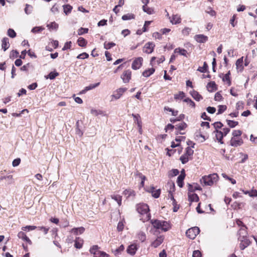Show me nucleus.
<instances>
[{
  "instance_id": "nucleus-41",
  "label": "nucleus",
  "mask_w": 257,
  "mask_h": 257,
  "mask_svg": "<svg viewBox=\"0 0 257 257\" xmlns=\"http://www.w3.org/2000/svg\"><path fill=\"white\" fill-rule=\"evenodd\" d=\"M230 75V72L229 71L227 73H226L222 78V80L223 81H226L228 85L231 84V81L230 80L229 75Z\"/></svg>"
},
{
  "instance_id": "nucleus-3",
  "label": "nucleus",
  "mask_w": 257,
  "mask_h": 257,
  "mask_svg": "<svg viewBox=\"0 0 257 257\" xmlns=\"http://www.w3.org/2000/svg\"><path fill=\"white\" fill-rule=\"evenodd\" d=\"M199 232V228L197 226H195L188 229L186 232V235L190 239H193Z\"/></svg>"
},
{
  "instance_id": "nucleus-4",
  "label": "nucleus",
  "mask_w": 257,
  "mask_h": 257,
  "mask_svg": "<svg viewBox=\"0 0 257 257\" xmlns=\"http://www.w3.org/2000/svg\"><path fill=\"white\" fill-rule=\"evenodd\" d=\"M136 209L138 212L141 214H147L150 211L149 206L145 203L137 204Z\"/></svg>"
},
{
  "instance_id": "nucleus-26",
  "label": "nucleus",
  "mask_w": 257,
  "mask_h": 257,
  "mask_svg": "<svg viewBox=\"0 0 257 257\" xmlns=\"http://www.w3.org/2000/svg\"><path fill=\"white\" fill-rule=\"evenodd\" d=\"M89 251L91 254H94V257H97V253L100 250H99V247L98 245H95L90 248Z\"/></svg>"
},
{
  "instance_id": "nucleus-17",
  "label": "nucleus",
  "mask_w": 257,
  "mask_h": 257,
  "mask_svg": "<svg viewBox=\"0 0 257 257\" xmlns=\"http://www.w3.org/2000/svg\"><path fill=\"white\" fill-rule=\"evenodd\" d=\"M46 27L50 31L53 30L56 31L59 28V25L55 22H53L47 24Z\"/></svg>"
},
{
  "instance_id": "nucleus-19",
  "label": "nucleus",
  "mask_w": 257,
  "mask_h": 257,
  "mask_svg": "<svg viewBox=\"0 0 257 257\" xmlns=\"http://www.w3.org/2000/svg\"><path fill=\"white\" fill-rule=\"evenodd\" d=\"M188 200L191 202H198L199 200V197L196 193L191 194L190 192H188Z\"/></svg>"
},
{
  "instance_id": "nucleus-28",
  "label": "nucleus",
  "mask_w": 257,
  "mask_h": 257,
  "mask_svg": "<svg viewBox=\"0 0 257 257\" xmlns=\"http://www.w3.org/2000/svg\"><path fill=\"white\" fill-rule=\"evenodd\" d=\"M174 52L175 53H178L181 55L187 57V51L184 49L178 48L174 50Z\"/></svg>"
},
{
  "instance_id": "nucleus-54",
  "label": "nucleus",
  "mask_w": 257,
  "mask_h": 257,
  "mask_svg": "<svg viewBox=\"0 0 257 257\" xmlns=\"http://www.w3.org/2000/svg\"><path fill=\"white\" fill-rule=\"evenodd\" d=\"M44 29V28L42 27H35L32 29L31 32L34 33H39L43 31Z\"/></svg>"
},
{
  "instance_id": "nucleus-61",
  "label": "nucleus",
  "mask_w": 257,
  "mask_h": 257,
  "mask_svg": "<svg viewBox=\"0 0 257 257\" xmlns=\"http://www.w3.org/2000/svg\"><path fill=\"white\" fill-rule=\"evenodd\" d=\"M222 96L219 92H217L215 94L214 99L215 101H220L222 99Z\"/></svg>"
},
{
  "instance_id": "nucleus-27",
  "label": "nucleus",
  "mask_w": 257,
  "mask_h": 257,
  "mask_svg": "<svg viewBox=\"0 0 257 257\" xmlns=\"http://www.w3.org/2000/svg\"><path fill=\"white\" fill-rule=\"evenodd\" d=\"M59 75V73L56 71L51 72L49 73V74L45 76L46 79H50L51 80L54 79L57 76H58Z\"/></svg>"
},
{
  "instance_id": "nucleus-62",
  "label": "nucleus",
  "mask_w": 257,
  "mask_h": 257,
  "mask_svg": "<svg viewBox=\"0 0 257 257\" xmlns=\"http://www.w3.org/2000/svg\"><path fill=\"white\" fill-rule=\"evenodd\" d=\"M124 228V225L122 221H119L117 226V229L118 231H121Z\"/></svg>"
},
{
  "instance_id": "nucleus-60",
  "label": "nucleus",
  "mask_w": 257,
  "mask_h": 257,
  "mask_svg": "<svg viewBox=\"0 0 257 257\" xmlns=\"http://www.w3.org/2000/svg\"><path fill=\"white\" fill-rule=\"evenodd\" d=\"M20 163H21V159H20V158H17V159H14L13 160V161L12 162V165L14 167H17L18 165H19Z\"/></svg>"
},
{
  "instance_id": "nucleus-40",
  "label": "nucleus",
  "mask_w": 257,
  "mask_h": 257,
  "mask_svg": "<svg viewBox=\"0 0 257 257\" xmlns=\"http://www.w3.org/2000/svg\"><path fill=\"white\" fill-rule=\"evenodd\" d=\"M103 45H104V48L107 50V49H110L113 46H115V44L112 42H108V43L105 42L104 43Z\"/></svg>"
},
{
  "instance_id": "nucleus-55",
  "label": "nucleus",
  "mask_w": 257,
  "mask_h": 257,
  "mask_svg": "<svg viewBox=\"0 0 257 257\" xmlns=\"http://www.w3.org/2000/svg\"><path fill=\"white\" fill-rule=\"evenodd\" d=\"M242 134V132L240 130H234L232 133V135L233 136L232 137L236 138L238 137H240Z\"/></svg>"
},
{
  "instance_id": "nucleus-45",
  "label": "nucleus",
  "mask_w": 257,
  "mask_h": 257,
  "mask_svg": "<svg viewBox=\"0 0 257 257\" xmlns=\"http://www.w3.org/2000/svg\"><path fill=\"white\" fill-rule=\"evenodd\" d=\"M226 121L227 122V124L231 128L234 127L238 124V121H235L234 120L227 119Z\"/></svg>"
},
{
  "instance_id": "nucleus-30",
  "label": "nucleus",
  "mask_w": 257,
  "mask_h": 257,
  "mask_svg": "<svg viewBox=\"0 0 257 257\" xmlns=\"http://www.w3.org/2000/svg\"><path fill=\"white\" fill-rule=\"evenodd\" d=\"M111 197L112 199L117 202L119 206L121 205L122 197L120 195L113 194L111 195Z\"/></svg>"
},
{
  "instance_id": "nucleus-23",
  "label": "nucleus",
  "mask_w": 257,
  "mask_h": 257,
  "mask_svg": "<svg viewBox=\"0 0 257 257\" xmlns=\"http://www.w3.org/2000/svg\"><path fill=\"white\" fill-rule=\"evenodd\" d=\"M85 228L83 227L72 228L70 232L75 235L81 234L84 232Z\"/></svg>"
},
{
  "instance_id": "nucleus-11",
  "label": "nucleus",
  "mask_w": 257,
  "mask_h": 257,
  "mask_svg": "<svg viewBox=\"0 0 257 257\" xmlns=\"http://www.w3.org/2000/svg\"><path fill=\"white\" fill-rule=\"evenodd\" d=\"M126 90L127 88H119L114 91L111 96L114 97L115 99H118Z\"/></svg>"
},
{
  "instance_id": "nucleus-58",
  "label": "nucleus",
  "mask_w": 257,
  "mask_h": 257,
  "mask_svg": "<svg viewBox=\"0 0 257 257\" xmlns=\"http://www.w3.org/2000/svg\"><path fill=\"white\" fill-rule=\"evenodd\" d=\"M213 125L215 128V130H218V128H221L223 126V124L220 121L215 122L213 124Z\"/></svg>"
},
{
  "instance_id": "nucleus-14",
  "label": "nucleus",
  "mask_w": 257,
  "mask_h": 257,
  "mask_svg": "<svg viewBox=\"0 0 257 257\" xmlns=\"http://www.w3.org/2000/svg\"><path fill=\"white\" fill-rule=\"evenodd\" d=\"M194 38L195 40L200 43L206 42L208 40V37L204 35H196L195 36Z\"/></svg>"
},
{
  "instance_id": "nucleus-50",
  "label": "nucleus",
  "mask_w": 257,
  "mask_h": 257,
  "mask_svg": "<svg viewBox=\"0 0 257 257\" xmlns=\"http://www.w3.org/2000/svg\"><path fill=\"white\" fill-rule=\"evenodd\" d=\"M134 18L135 17H134V15L127 14L123 15L122 16L121 18L123 21H126V20H131V19H134Z\"/></svg>"
},
{
  "instance_id": "nucleus-44",
  "label": "nucleus",
  "mask_w": 257,
  "mask_h": 257,
  "mask_svg": "<svg viewBox=\"0 0 257 257\" xmlns=\"http://www.w3.org/2000/svg\"><path fill=\"white\" fill-rule=\"evenodd\" d=\"M183 101H184V102L187 103L190 106L195 108V103L190 98H186L184 99Z\"/></svg>"
},
{
  "instance_id": "nucleus-2",
  "label": "nucleus",
  "mask_w": 257,
  "mask_h": 257,
  "mask_svg": "<svg viewBox=\"0 0 257 257\" xmlns=\"http://www.w3.org/2000/svg\"><path fill=\"white\" fill-rule=\"evenodd\" d=\"M218 175L217 174H210L207 176L202 177L201 182L205 185L212 186L214 182L217 180Z\"/></svg>"
},
{
  "instance_id": "nucleus-35",
  "label": "nucleus",
  "mask_w": 257,
  "mask_h": 257,
  "mask_svg": "<svg viewBox=\"0 0 257 257\" xmlns=\"http://www.w3.org/2000/svg\"><path fill=\"white\" fill-rule=\"evenodd\" d=\"M124 249V246L123 245L121 244L119 247L116 248L113 251L114 255L115 256H117L121 253L122 251H123Z\"/></svg>"
},
{
  "instance_id": "nucleus-63",
  "label": "nucleus",
  "mask_w": 257,
  "mask_h": 257,
  "mask_svg": "<svg viewBox=\"0 0 257 257\" xmlns=\"http://www.w3.org/2000/svg\"><path fill=\"white\" fill-rule=\"evenodd\" d=\"M97 257H109V255L104 251H100L97 253Z\"/></svg>"
},
{
  "instance_id": "nucleus-38",
  "label": "nucleus",
  "mask_w": 257,
  "mask_h": 257,
  "mask_svg": "<svg viewBox=\"0 0 257 257\" xmlns=\"http://www.w3.org/2000/svg\"><path fill=\"white\" fill-rule=\"evenodd\" d=\"M185 96V94L183 91H179L178 94H174V99L176 100L182 99Z\"/></svg>"
},
{
  "instance_id": "nucleus-7",
  "label": "nucleus",
  "mask_w": 257,
  "mask_h": 257,
  "mask_svg": "<svg viewBox=\"0 0 257 257\" xmlns=\"http://www.w3.org/2000/svg\"><path fill=\"white\" fill-rule=\"evenodd\" d=\"M186 174L184 169L181 171V174L178 176L177 180V183L178 186L180 188L183 187L184 185V180L185 179Z\"/></svg>"
},
{
  "instance_id": "nucleus-16",
  "label": "nucleus",
  "mask_w": 257,
  "mask_h": 257,
  "mask_svg": "<svg viewBox=\"0 0 257 257\" xmlns=\"http://www.w3.org/2000/svg\"><path fill=\"white\" fill-rule=\"evenodd\" d=\"M18 237L19 238H21L24 241L28 242L29 244H32V242L29 239V238L26 235V234L23 231H20L18 234Z\"/></svg>"
},
{
  "instance_id": "nucleus-39",
  "label": "nucleus",
  "mask_w": 257,
  "mask_h": 257,
  "mask_svg": "<svg viewBox=\"0 0 257 257\" xmlns=\"http://www.w3.org/2000/svg\"><path fill=\"white\" fill-rule=\"evenodd\" d=\"M143 10L145 13H147L149 15L153 14L154 12V10L152 8L147 7L145 5L143 6Z\"/></svg>"
},
{
  "instance_id": "nucleus-6",
  "label": "nucleus",
  "mask_w": 257,
  "mask_h": 257,
  "mask_svg": "<svg viewBox=\"0 0 257 257\" xmlns=\"http://www.w3.org/2000/svg\"><path fill=\"white\" fill-rule=\"evenodd\" d=\"M143 61V59L142 57H138L136 58L132 63V69L134 70H137L139 69L142 65Z\"/></svg>"
},
{
  "instance_id": "nucleus-51",
  "label": "nucleus",
  "mask_w": 257,
  "mask_h": 257,
  "mask_svg": "<svg viewBox=\"0 0 257 257\" xmlns=\"http://www.w3.org/2000/svg\"><path fill=\"white\" fill-rule=\"evenodd\" d=\"M88 32V28H80L78 30V35H82L84 34L87 33Z\"/></svg>"
},
{
  "instance_id": "nucleus-29",
  "label": "nucleus",
  "mask_w": 257,
  "mask_h": 257,
  "mask_svg": "<svg viewBox=\"0 0 257 257\" xmlns=\"http://www.w3.org/2000/svg\"><path fill=\"white\" fill-rule=\"evenodd\" d=\"M99 84H100V83L98 82L95 84H91L88 86H86L85 88V89L81 92V93H84L88 90L95 88V87H97L99 85Z\"/></svg>"
},
{
  "instance_id": "nucleus-34",
  "label": "nucleus",
  "mask_w": 257,
  "mask_h": 257,
  "mask_svg": "<svg viewBox=\"0 0 257 257\" xmlns=\"http://www.w3.org/2000/svg\"><path fill=\"white\" fill-rule=\"evenodd\" d=\"M87 41L82 37H80L77 40L78 45L82 47H85L87 44Z\"/></svg>"
},
{
  "instance_id": "nucleus-47",
  "label": "nucleus",
  "mask_w": 257,
  "mask_h": 257,
  "mask_svg": "<svg viewBox=\"0 0 257 257\" xmlns=\"http://www.w3.org/2000/svg\"><path fill=\"white\" fill-rule=\"evenodd\" d=\"M37 228V227L36 226H34V225H27V226H26L22 227V230H23V231H26L27 230H28V231H30V230H33Z\"/></svg>"
},
{
  "instance_id": "nucleus-5",
  "label": "nucleus",
  "mask_w": 257,
  "mask_h": 257,
  "mask_svg": "<svg viewBox=\"0 0 257 257\" xmlns=\"http://www.w3.org/2000/svg\"><path fill=\"white\" fill-rule=\"evenodd\" d=\"M155 47V44L154 43L149 42L144 46L143 52L147 54H151L153 52Z\"/></svg>"
},
{
  "instance_id": "nucleus-42",
  "label": "nucleus",
  "mask_w": 257,
  "mask_h": 257,
  "mask_svg": "<svg viewBox=\"0 0 257 257\" xmlns=\"http://www.w3.org/2000/svg\"><path fill=\"white\" fill-rule=\"evenodd\" d=\"M180 160L183 164H185L189 161V157L184 154L180 157Z\"/></svg>"
},
{
  "instance_id": "nucleus-52",
  "label": "nucleus",
  "mask_w": 257,
  "mask_h": 257,
  "mask_svg": "<svg viewBox=\"0 0 257 257\" xmlns=\"http://www.w3.org/2000/svg\"><path fill=\"white\" fill-rule=\"evenodd\" d=\"M213 133L215 134V137L216 139H220L221 138H223L224 137L223 134H222V131H221L215 130Z\"/></svg>"
},
{
  "instance_id": "nucleus-21",
  "label": "nucleus",
  "mask_w": 257,
  "mask_h": 257,
  "mask_svg": "<svg viewBox=\"0 0 257 257\" xmlns=\"http://www.w3.org/2000/svg\"><path fill=\"white\" fill-rule=\"evenodd\" d=\"M188 191L189 192H193L196 190H202L201 187L197 184H195V186H194L192 184H188Z\"/></svg>"
},
{
  "instance_id": "nucleus-56",
  "label": "nucleus",
  "mask_w": 257,
  "mask_h": 257,
  "mask_svg": "<svg viewBox=\"0 0 257 257\" xmlns=\"http://www.w3.org/2000/svg\"><path fill=\"white\" fill-rule=\"evenodd\" d=\"M88 57L89 55L87 53L84 52L78 55L77 57V58L80 59H84L85 58H87Z\"/></svg>"
},
{
  "instance_id": "nucleus-13",
  "label": "nucleus",
  "mask_w": 257,
  "mask_h": 257,
  "mask_svg": "<svg viewBox=\"0 0 257 257\" xmlns=\"http://www.w3.org/2000/svg\"><path fill=\"white\" fill-rule=\"evenodd\" d=\"M164 236L163 235L158 236L157 238L152 243L151 245L154 247L159 246L163 241Z\"/></svg>"
},
{
  "instance_id": "nucleus-25",
  "label": "nucleus",
  "mask_w": 257,
  "mask_h": 257,
  "mask_svg": "<svg viewBox=\"0 0 257 257\" xmlns=\"http://www.w3.org/2000/svg\"><path fill=\"white\" fill-rule=\"evenodd\" d=\"M155 71V69L154 68H149L147 70H146L144 71L142 75L143 76L146 77H148L150 76H151L152 74H153Z\"/></svg>"
},
{
  "instance_id": "nucleus-64",
  "label": "nucleus",
  "mask_w": 257,
  "mask_h": 257,
  "mask_svg": "<svg viewBox=\"0 0 257 257\" xmlns=\"http://www.w3.org/2000/svg\"><path fill=\"white\" fill-rule=\"evenodd\" d=\"M193 257H201V252L198 250H194L193 252Z\"/></svg>"
},
{
  "instance_id": "nucleus-9",
  "label": "nucleus",
  "mask_w": 257,
  "mask_h": 257,
  "mask_svg": "<svg viewBox=\"0 0 257 257\" xmlns=\"http://www.w3.org/2000/svg\"><path fill=\"white\" fill-rule=\"evenodd\" d=\"M132 72L130 70L124 71L121 76L124 83H128L131 79Z\"/></svg>"
},
{
  "instance_id": "nucleus-46",
  "label": "nucleus",
  "mask_w": 257,
  "mask_h": 257,
  "mask_svg": "<svg viewBox=\"0 0 257 257\" xmlns=\"http://www.w3.org/2000/svg\"><path fill=\"white\" fill-rule=\"evenodd\" d=\"M227 108V106L225 105H219L217 114H222Z\"/></svg>"
},
{
  "instance_id": "nucleus-59",
  "label": "nucleus",
  "mask_w": 257,
  "mask_h": 257,
  "mask_svg": "<svg viewBox=\"0 0 257 257\" xmlns=\"http://www.w3.org/2000/svg\"><path fill=\"white\" fill-rule=\"evenodd\" d=\"M161 193L160 189H158L156 190H154V192L152 194L153 197L155 198H158L159 197Z\"/></svg>"
},
{
  "instance_id": "nucleus-43",
  "label": "nucleus",
  "mask_w": 257,
  "mask_h": 257,
  "mask_svg": "<svg viewBox=\"0 0 257 257\" xmlns=\"http://www.w3.org/2000/svg\"><path fill=\"white\" fill-rule=\"evenodd\" d=\"M7 34L10 37L12 38H15L17 35L15 31L13 29L10 28L8 29Z\"/></svg>"
},
{
  "instance_id": "nucleus-36",
  "label": "nucleus",
  "mask_w": 257,
  "mask_h": 257,
  "mask_svg": "<svg viewBox=\"0 0 257 257\" xmlns=\"http://www.w3.org/2000/svg\"><path fill=\"white\" fill-rule=\"evenodd\" d=\"M187 127V124L185 122H181L176 125V129L179 131L185 130Z\"/></svg>"
},
{
  "instance_id": "nucleus-10",
  "label": "nucleus",
  "mask_w": 257,
  "mask_h": 257,
  "mask_svg": "<svg viewBox=\"0 0 257 257\" xmlns=\"http://www.w3.org/2000/svg\"><path fill=\"white\" fill-rule=\"evenodd\" d=\"M243 144V140L242 139H237L236 138L232 137L229 145L232 147H237L241 146Z\"/></svg>"
},
{
  "instance_id": "nucleus-15",
  "label": "nucleus",
  "mask_w": 257,
  "mask_h": 257,
  "mask_svg": "<svg viewBox=\"0 0 257 257\" xmlns=\"http://www.w3.org/2000/svg\"><path fill=\"white\" fill-rule=\"evenodd\" d=\"M137 245L135 244H132L130 245L127 248L126 251L127 253L134 255L135 254L136 251L137 250Z\"/></svg>"
},
{
  "instance_id": "nucleus-1",
  "label": "nucleus",
  "mask_w": 257,
  "mask_h": 257,
  "mask_svg": "<svg viewBox=\"0 0 257 257\" xmlns=\"http://www.w3.org/2000/svg\"><path fill=\"white\" fill-rule=\"evenodd\" d=\"M150 222L152 224L153 227L156 229L154 231L155 235H158L159 232V230H161L162 231L166 232L171 228V225L170 223L165 220H160L156 219H152Z\"/></svg>"
},
{
  "instance_id": "nucleus-37",
  "label": "nucleus",
  "mask_w": 257,
  "mask_h": 257,
  "mask_svg": "<svg viewBox=\"0 0 257 257\" xmlns=\"http://www.w3.org/2000/svg\"><path fill=\"white\" fill-rule=\"evenodd\" d=\"M74 246L77 248H80L82 246V240L79 237L76 238L75 240Z\"/></svg>"
},
{
  "instance_id": "nucleus-22",
  "label": "nucleus",
  "mask_w": 257,
  "mask_h": 257,
  "mask_svg": "<svg viewBox=\"0 0 257 257\" xmlns=\"http://www.w3.org/2000/svg\"><path fill=\"white\" fill-rule=\"evenodd\" d=\"M2 49L5 51L10 47L9 40L8 38L5 37L2 40Z\"/></svg>"
},
{
  "instance_id": "nucleus-8",
  "label": "nucleus",
  "mask_w": 257,
  "mask_h": 257,
  "mask_svg": "<svg viewBox=\"0 0 257 257\" xmlns=\"http://www.w3.org/2000/svg\"><path fill=\"white\" fill-rule=\"evenodd\" d=\"M246 227L245 225H243V226H241L240 228L239 229L238 234V240H241L242 239H243L244 238H246L247 232L246 231Z\"/></svg>"
},
{
  "instance_id": "nucleus-48",
  "label": "nucleus",
  "mask_w": 257,
  "mask_h": 257,
  "mask_svg": "<svg viewBox=\"0 0 257 257\" xmlns=\"http://www.w3.org/2000/svg\"><path fill=\"white\" fill-rule=\"evenodd\" d=\"M194 153V151L193 150H192V149L191 148V147H187L186 149H185V154L188 156V157H190L191 156L193 155Z\"/></svg>"
},
{
  "instance_id": "nucleus-32",
  "label": "nucleus",
  "mask_w": 257,
  "mask_h": 257,
  "mask_svg": "<svg viewBox=\"0 0 257 257\" xmlns=\"http://www.w3.org/2000/svg\"><path fill=\"white\" fill-rule=\"evenodd\" d=\"M208 64L206 62H204L203 63V66L202 67H199L197 70L201 73H205L208 72Z\"/></svg>"
},
{
  "instance_id": "nucleus-31",
  "label": "nucleus",
  "mask_w": 257,
  "mask_h": 257,
  "mask_svg": "<svg viewBox=\"0 0 257 257\" xmlns=\"http://www.w3.org/2000/svg\"><path fill=\"white\" fill-rule=\"evenodd\" d=\"M243 57H242L241 58L238 59L236 62V68L237 69H239L240 70H242L243 69V67L242 66V64L243 62Z\"/></svg>"
},
{
  "instance_id": "nucleus-20",
  "label": "nucleus",
  "mask_w": 257,
  "mask_h": 257,
  "mask_svg": "<svg viewBox=\"0 0 257 257\" xmlns=\"http://www.w3.org/2000/svg\"><path fill=\"white\" fill-rule=\"evenodd\" d=\"M190 94L192 97L196 101H200L201 99H203L202 96L195 90L190 91Z\"/></svg>"
},
{
  "instance_id": "nucleus-12",
  "label": "nucleus",
  "mask_w": 257,
  "mask_h": 257,
  "mask_svg": "<svg viewBox=\"0 0 257 257\" xmlns=\"http://www.w3.org/2000/svg\"><path fill=\"white\" fill-rule=\"evenodd\" d=\"M239 240L240 241L239 247L241 250L244 249L246 247L249 245L251 242L247 237L244 238L243 239Z\"/></svg>"
},
{
  "instance_id": "nucleus-49",
  "label": "nucleus",
  "mask_w": 257,
  "mask_h": 257,
  "mask_svg": "<svg viewBox=\"0 0 257 257\" xmlns=\"http://www.w3.org/2000/svg\"><path fill=\"white\" fill-rule=\"evenodd\" d=\"M32 9H33L32 6H31V5H29L28 4H26L24 11L26 14L29 15L32 13Z\"/></svg>"
},
{
  "instance_id": "nucleus-53",
  "label": "nucleus",
  "mask_w": 257,
  "mask_h": 257,
  "mask_svg": "<svg viewBox=\"0 0 257 257\" xmlns=\"http://www.w3.org/2000/svg\"><path fill=\"white\" fill-rule=\"evenodd\" d=\"M138 238L142 242H144L146 239V236L145 233L143 232H140L138 234Z\"/></svg>"
},
{
  "instance_id": "nucleus-33",
  "label": "nucleus",
  "mask_w": 257,
  "mask_h": 257,
  "mask_svg": "<svg viewBox=\"0 0 257 257\" xmlns=\"http://www.w3.org/2000/svg\"><path fill=\"white\" fill-rule=\"evenodd\" d=\"M64 13L66 15H68L69 13H71L72 7L69 5H65L63 6Z\"/></svg>"
},
{
  "instance_id": "nucleus-57",
  "label": "nucleus",
  "mask_w": 257,
  "mask_h": 257,
  "mask_svg": "<svg viewBox=\"0 0 257 257\" xmlns=\"http://www.w3.org/2000/svg\"><path fill=\"white\" fill-rule=\"evenodd\" d=\"M19 56V52L17 50H12L10 54V57L11 58H17Z\"/></svg>"
},
{
  "instance_id": "nucleus-18",
  "label": "nucleus",
  "mask_w": 257,
  "mask_h": 257,
  "mask_svg": "<svg viewBox=\"0 0 257 257\" xmlns=\"http://www.w3.org/2000/svg\"><path fill=\"white\" fill-rule=\"evenodd\" d=\"M207 89L209 92H213L217 89V85L214 81L209 82L207 85Z\"/></svg>"
},
{
  "instance_id": "nucleus-24",
  "label": "nucleus",
  "mask_w": 257,
  "mask_h": 257,
  "mask_svg": "<svg viewBox=\"0 0 257 257\" xmlns=\"http://www.w3.org/2000/svg\"><path fill=\"white\" fill-rule=\"evenodd\" d=\"M181 18L178 15H173L172 18L170 20V22L172 24H177L181 23Z\"/></svg>"
}]
</instances>
